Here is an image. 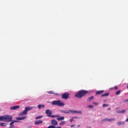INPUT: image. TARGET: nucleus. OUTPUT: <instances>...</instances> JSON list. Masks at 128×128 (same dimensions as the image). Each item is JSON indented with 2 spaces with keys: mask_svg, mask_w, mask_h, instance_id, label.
Returning a JSON list of instances; mask_svg holds the SVG:
<instances>
[{
  "mask_svg": "<svg viewBox=\"0 0 128 128\" xmlns=\"http://www.w3.org/2000/svg\"><path fill=\"white\" fill-rule=\"evenodd\" d=\"M12 120V116L5 115L4 116V122H8Z\"/></svg>",
  "mask_w": 128,
  "mask_h": 128,
  "instance_id": "nucleus-3",
  "label": "nucleus"
},
{
  "mask_svg": "<svg viewBox=\"0 0 128 128\" xmlns=\"http://www.w3.org/2000/svg\"><path fill=\"white\" fill-rule=\"evenodd\" d=\"M52 124H53V126H58V121L56 120H53L51 121Z\"/></svg>",
  "mask_w": 128,
  "mask_h": 128,
  "instance_id": "nucleus-9",
  "label": "nucleus"
},
{
  "mask_svg": "<svg viewBox=\"0 0 128 128\" xmlns=\"http://www.w3.org/2000/svg\"><path fill=\"white\" fill-rule=\"evenodd\" d=\"M14 122H18V120H14L12 122L10 123V126L14 125Z\"/></svg>",
  "mask_w": 128,
  "mask_h": 128,
  "instance_id": "nucleus-22",
  "label": "nucleus"
},
{
  "mask_svg": "<svg viewBox=\"0 0 128 128\" xmlns=\"http://www.w3.org/2000/svg\"><path fill=\"white\" fill-rule=\"evenodd\" d=\"M42 118V116H38L36 118V120H39V118Z\"/></svg>",
  "mask_w": 128,
  "mask_h": 128,
  "instance_id": "nucleus-26",
  "label": "nucleus"
},
{
  "mask_svg": "<svg viewBox=\"0 0 128 128\" xmlns=\"http://www.w3.org/2000/svg\"><path fill=\"white\" fill-rule=\"evenodd\" d=\"M88 94L87 90H80V98H82V96H86V94Z\"/></svg>",
  "mask_w": 128,
  "mask_h": 128,
  "instance_id": "nucleus-7",
  "label": "nucleus"
},
{
  "mask_svg": "<svg viewBox=\"0 0 128 128\" xmlns=\"http://www.w3.org/2000/svg\"><path fill=\"white\" fill-rule=\"evenodd\" d=\"M64 124H66V122L62 121L60 123V126H64Z\"/></svg>",
  "mask_w": 128,
  "mask_h": 128,
  "instance_id": "nucleus-23",
  "label": "nucleus"
},
{
  "mask_svg": "<svg viewBox=\"0 0 128 128\" xmlns=\"http://www.w3.org/2000/svg\"><path fill=\"white\" fill-rule=\"evenodd\" d=\"M75 96H76V98H80V90L78 92V94H75Z\"/></svg>",
  "mask_w": 128,
  "mask_h": 128,
  "instance_id": "nucleus-14",
  "label": "nucleus"
},
{
  "mask_svg": "<svg viewBox=\"0 0 128 128\" xmlns=\"http://www.w3.org/2000/svg\"><path fill=\"white\" fill-rule=\"evenodd\" d=\"M126 88H128V86H127V87H126Z\"/></svg>",
  "mask_w": 128,
  "mask_h": 128,
  "instance_id": "nucleus-37",
  "label": "nucleus"
},
{
  "mask_svg": "<svg viewBox=\"0 0 128 128\" xmlns=\"http://www.w3.org/2000/svg\"><path fill=\"white\" fill-rule=\"evenodd\" d=\"M74 118H72V119H70V122H74Z\"/></svg>",
  "mask_w": 128,
  "mask_h": 128,
  "instance_id": "nucleus-28",
  "label": "nucleus"
},
{
  "mask_svg": "<svg viewBox=\"0 0 128 128\" xmlns=\"http://www.w3.org/2000/svg\"><path fill=\"white\" fill-rule=\"evenodd\" d=\"M92 104H94V106H98V104H98V102H94L92 103Z\"/></svg>",
  "mask_w": 128,
  "mask_h": 128,
  "instance_id": "nucleus-27",
  "label": "nucleus"
},
{
  "mask_svg": "<svg viewBox=\"0 0 128 128\" xmlns=\"http://www.w3.org/2000/svg\"><path fill=\"white\" fill-rule=\"evenodd\" d=\"M116 96L118 95L119 94H120V90H118L116 92Z\"/></svg>",
  "mask_w": 128,
  "mask_h": 128,
  "instance_id": "nucleus-32",
  "label": "nucleus"
},
{
  "mask_svg": "<svg viewBox=\"0 0 128 128\" xmlns=\"http://www.w3.org/2000/svg\"><path fill=\"white\" fill-rule=\"evenodd\" d=\"M48 94H54V92L52 91H50L48 92Z\"/></svg>",
  "mask_w": 128,
  "mask_h": 128,
  "instance_id": "nucleus-33",
  "label": "nucleus"
},
{
  "mask_svg": "<svg viewBox=\"0 0 128 128\" xmlns=\"http://www.w3.org/2000/svg\"><path fill=\"white\" fill-rule=\"evenodd\" d=\"M48 128H56V126H49Z\"/></svg>",
  "mask_w": 128,
  "mask_h": 128,
  "instance_id": "nucleus-25",
  "label": "nucleus"
},
{
  "mask_svg": "<svg viewBox=\"0 0 128 128\" xmlns=\"http://www.w3.org/2000/svg\"><path fill=\"white\" fill-rule=\"evenodd\" d=\"M42 124V120H38L34 122V124L36 126H38V124Z\"/></svg>",
  "mask_w": 128,
  "mask_h": 128,
  "instance_id": "nucleus-11",
  "label": "nucleus"
},
{
  "mask_svg": "<svg viewBox=\"0 0 128 128\" xmlns=\"http://www.w3.org/2000/svg\"><path fill=\"white\" fill-rule=\"evenodd\" d=\"M108 110H110V108H109V109H108Z\"/></svg>",
  "mask_w": 128,
  "mask_h": 128,
  "instance_id": "nucleus-38",
  "label": "nucleus"
},
{
  "mask_svg": "<svg viewBox=\"0 0 128 128\" xmlns=\"http://www.w3.org/2000/svg\"><path fill=\"white\" fill-rule=\"evenodd\" d=\"M56 128H62V126H58V127H56Z\"/></svg>",
  "mask_w": 128,
  "mask_h": 128,
  "instance_id": "nucleus-36",
  "label": "nucleus"
},
{
  "mask_svg": "<svg viewBox=\"0 0 128 128\" xmlns=\"http://www.w3.org/2000/svg\"><path fill=\"white\" fill-rule=\"evenodd\" d=\"M115 90H118V86H116L114 88Z\"/></svg>",
  "mask_w": 128,
  "mask_h": 128,
  "instance_id": "nucleus-34",
  "label": "nucleus"
},
{
  "mask_svg": "<svg viewBox=\"0 0 128 128\" xmlns=\"http://www.w3.org/2000/svg\"><path fill=\"white\" fill-rule=\"evenodd\" d=\"M52 104L53 106H64V102H61L60 100H54L52 102Z\"/></svg>",
  "mask_w": 128,
  "mask_h": 128,
  "instance_id": "nucleus-1",
  "label": "nucleus"
},
{
  "mask_svg": "<svg viewBox=\"0 0 128 128\" xmlns=\"http://www.w3.org/2000/svg\"><path fill=\"white\" fill-rule=\"evenodd\" d=\"M88 108H94V106L92 105H89L88 106Z\"/></svg>",
  "mask_w": 128,
  "mask_h": 128,
  "instance_id": "nucleus-24",
  "label": "nucleus"
},
{
  "mask_svg": "<svg viewBox=\"0 0 128 128\" xmlns=\"http://www.w3.org/2000/svg\"><path fill=\"white\" fill-rule=\"evenodd\" d=\"M102 106H103V108H106V106H108V104H103Z\"/></svg>",
  "mask_w": 128,
  "mask_h": 128,
  "instance_id": "nucleus-30",
  "label": "nucleus"
},
{
  "mask_svg": "<svg viewBox=\"0 0 128 128\" xmlns=\"http://www.w3.org/2000/svg\"><path fill=\"white\" fill-rule=\"evenodd\" d=\"M117 124L118 126H124V122H122V121H120V122H119L117 123Z\"/></svg>",
  "mask_w": 128,
  "mask_h": 128,
  "instance_id": "nucleus-12",
  "label": "nucleus"
},
{
  "mask_svg": "<svg viewBox=\"0 0 128 128\" xmlns=\"http://www.w3.org/2000/svg\"><path fill=\"white\" fill-rule=\"evenodd\" d=\"M126 112V110H122L120 111H118V114H124V112Z\"/></svg>",
  "mask_w": 128,
  "mask_h": 128,
  "instance_id": "nucleus-20",
  "label": "nucleus"
},
{
  "mask_svg": "<svg viewBox=\"0 0 128 128\" xmlns=\"http://www.w3.org/2000/svg\"><path fill=\"white\" fill-rule=\"evenodd\" d=\"M62 112H63V114H80V112L78 110H68V111L62 110Z\"/></svg>",
  "mask_w": 128,
  "mask_h": 128,
  "instance_id": "nucleus-5",
  "label": "nucleus"
},
{
  "mask_svg": "<svg viewBox=\"0 0 128 128\" xmlns=\"http://www.w3.org/2000/svg\"><path fill=\"white\" fill-rule=\"evenodd\" d=\"M56 120H58L59 122L60 120H64V117L60 116V118H57Z\"/></svg>",
  "mask_w": 128,
  "mask_h": 128,
  "instance_id": "nucleus-13",
  "label": "nucleus"
},
{
  "mask_svg": "<svg viewBox=\"0 0 128 128\" xmlns=\"http://www.w3.org/2000/svg\"><path fill=\"white\" fill-rule=\"evenodd\" d=\"M32 109V108L26 107L25 108V110L22 112H21L20 114H18V116H24L26 114H28V110H30Z\"/></svg>",
  "mask_w": 128,
  "mask_h": 128,
  "instance_id": "nucleus-2",
  "label": "nucleus"
},
{
  "mask_svg": "<svg viewBox=\"0 0 128 128\" xmlns=\"http://www.w3.org/2000/svg\"><path fill=\"white\" fill-rule=\"evenodd\" d=\"M62 100H68L70 98V94L64 93L61 95Z\"/></svg>",
  "mask_w": 128,
  "mask_h": 128,
  "instance_id": "nucleus-6",
  "label": "nucleus"
},
{
  "mask_svg": "<svg viewBox=\"0 0 128 128\" xmlns=\"http://www.w3.org/2000/svg\"><path fill=\"white\" fill-rule=\"evenodd\" d=\"M0 126H6V124L4 122H0Z\"/></svg>",
  "mask_w": 128,
  "mask_h": 128,
  "instance_id": "nucleus-19",
  "label": "nucleus"
},
{
  "mask_svg": "<svg viewBox=\"0 0 128 128\" xmlns=\"http://www.w3.org/2000/svg\"><path fill=\"white\" fill-rule=\"evenodd\" d=\"M46 114L48 116L49 118H58V117H60V116H52V110H46Z\"/></svg>",
  "mask_w": 128,
  "mask_h": 128,
  "instance_id": "nucleus-4",
  "label": "nucleus"
},
{
  "mask_svg": "<svg viewBox=\"0 0 128 128\" xmlns=\"http://www.w3.org/2000/svg\"><path fill=\"white\" fill-rule=\"evenodd\" d=\"M104 90H99V91H98L96 92V96H97L98 94H102V92H104Z\"/></svg>",
  "mask_w": 128,
  "mask_h": 128,
  "instance_id": "nucleus-16",
  "label": "nucleus"
},
{
  "mask_svg": "<svg viewBox=\"0 0 128 128\" xmlns=\"http://www.w3.org/2000/svg\"><path fill=\"white\" fill-rule=\"evenodd\" d=\"M103 120L104 122H108V118H104Z\"/></svg>",
  "mask_w": 128,
  "mask_h": 128,
  "instance_id": "nucleus-31",
  "label": "nucleus"
},
{
  "mask_svg": "<svg viewBox=\"0 0 128 128\" xmlns=\"http://www.w3.org/2000/svg\"><path fill=\"white\" fill-rule=\"evenodd\" d=\"M18 108H20V106H12L10 108V110H18Z\"/></svg>",
  "mask_w": 128,
  "mask_h": 128,
  "instance_id": "nucleus-10",
  "label": "nucleus"
},
{
  "mask_svg": "<svg viewBox=\"0 0 128 128\" xmlns=\"http://www.w3.org/2000/svg\"><path fill=\"white\" fill-rule=\"evenodd\" d=\"M110 94L109 93H106L101 96L102 98H104V96H108Z\"/></svg>",
  "mask_w": 128,
  "mask_h": 128,
  "instance_id": "nucleus-18",
  "label": "nucleus"
},
{
  "mask_svg": "<svg viewBox=\"0 0 128 128\" xmlns=\"http://www.w3.org/2000/svg\"><path fill=\"white\" fill-rule=\"evenodd\" d=\"M126 122H128V118H127L126 120Z\"/></svg>",
  "mask_w": 128,
  "mask_h": 128,
  "instance_id": "nucleus-35",
  "label": "nucleus"
},
{
  "mask_svg": "<svg viewBox=\"0 0 128 128\" xmlns=\"http://www.w3.org/2000/svg\"><path fill=\"white\" fill-rule=\"evenodd\" d=\"M26 116H23L22 117H17L16 118V120H26Z\"/></svg>",
  "mask_w": 128,
  "mask_h": 128,
  "instance_id": "nucleus-8",
  "label": "nucleus"
},
{
  "mask_svg": "<svg viewBox=\"0 0 128 128\" xmlns=\"http://www.w3.org/2000/svg\"><path fill=\"white\" fill-rule=\"evenodd\" d=\"M116 120V118H108V122H114Z\"/></svg>",
  "mask_w": 128,
  "mask_h": 128,
  "instance_id": "nucleus-15",
  "label": "nucleus"
},
{
  "mask_svg": "<svg viewBox=\"0 0 128 128\" xmlns=\"http://www.w3.org/2000/svg\"><path fill=\"white\" fill-rule=\"evenodd\" d=\"M44 108V104H39V105H38V108H39V109H40V108Z\"/></svg>",
  "mask_w": 128,
  "mask_h": 128,
  "instance_id": "nucleus-21",
  "label": "nucleus"
},
{
  "mask_svg": "<svg viewBox=\"0 0 128 128\" xmlns=\"http://www.w3.org/2000/svg\"><path fill=\"white\" fill-rule=\"evenodd\" d=\"M0 122H4V116H0Z\"/></svg>",
  "mask_w": 128,
  "mask_h": 128,
  "instance_id": "nucleus-17",
  "label": "nucleus"
},
{
  "mask_svg": "<svg viewBox=\"0 0 128 128\" xmlns=\"http://www.w3.org/2000/svg\"><path fill=\"white\" fill-rule=\"evenodd\" d=\"M94 96H92L89 98V99L88 100H94Z\"/></svg>",
  "mask_w": 128,
  "mask_h": 128,
  "instance_id": "nucleus-29",
  "label": "nucleus"
}]
</instances>
